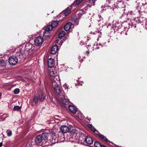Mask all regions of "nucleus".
I'll return each instance as SVG.
<instances>
[{"instance_id": "1", "label": "nucleus", "mask_w": 147, "mask_h": 147, "mask_svg": "<svg viewBox=\"0 0 147 147\" xmlns=\"http://www.w3.org/2000/svg\"><path fill=\"white\" fill-rule=\"evenodd\" d=\"M48 134L47 132L42 133L37 136L35 139V143L36 145H40L42 143L48 139Z\"/></svg>"}, {"instance_id": "2", "label": "nucleus", "mask_w": 147, "mask_h": 147, "mask_svg": "<svg viewBox=\"0 0 147 147\" xmlns=\"http://www.w3.org/2000/svg\"><path fill=\"white\" fill-rule=\"evenodd\" d=\"M53 87L55 92L57 93L58 96L57 98L59 99V97L64 94L61 86L59 85L57 83L54 82Z\"/></svg>"}, {"instance_id": "3", "label": "nucleus", "mask_w": 147, "mask_h": 147, "mask_svg": "<svg viewBox=\"0 0 147 147\" xmlns=\"http://www.w3.org/2000/svg\"><path fill=\"white\" fill-rule=\"evenodd\" d=\"M146 22H147V21L146 20V18L142 16H140L139 18H138L136 20H132L131 21V24H128L130 26L131 28H135L136 27V22H138V23H143V24L144 25Z\"/></svg>"}, {"instance_id": "4", "label": "nucleus", "mask_w": 147, "mask_h": 147, "mask_svg": "<svg viewBox=\"0 0 147 147\" xmlns=\"http://www.w3.org/2000/svg\"><path fill=\"white\" fill-rule=\"evenodd\" d=\"M87 9V7H86L84 8H82L81 9L80 11V12L78 13L77 14L75 17L73 18H72V20L73 22L75 23V24L77 25L79 23L78 21L83 14L85 13L86 11V10Z\"/></svg>"}, {"instance_id": "5", "label": "nucleus", "mask_w": 147, "mask_h": 147, "mask_svg": "<svg viewBox=\"0 0 147 147\" xmlns=\"http://www.w3.org/2000/svg\"><path fill=\"white\" fill-rule=\"evenodd\" d=\"M82 137L84 138V141L86 143V145H89L92 144L93 143V140L92 139L90 136H86L85 134H82L80 137L79 139L82 140Z\"/></svg>"}, {"instance_id": "6", "label": "nucleus", "mask_w": 147, "mask_h": 147, "mask_svg": "<svg viewBox=\"0 0 147 147\" xmlns=\"http://www.w3.org/2000/svg\"><path fill=\"white\" fill-rule=\"evenodd\" d=\"M54 65H47V69L49 75L51 76H55V75L56 71Z\"/></svg>"}, {"instance_id": "7", "label": "nucleus", "mask_w": 147, "mask_h": 147, "mask_svg": "<svg viewBox=\"0 0 147 147\" xmlns=\"http://www.w3.org/2000/svg\"><path fill=\"white\" fill-rule=\"evenodd\" d=\"M53 28L51 26L50 23L49 25L46 26L45 27V30L43 32V36L46 38L49 37L50 36L49 31L51 30Z\"/></svg>"}, {"instance_id": "8", "label": "nucleus", "mask_w": 147, "mask_h": 147, "mask_svg": "<svg viewBox=\"0 0 147 147\" xmlns=\"http://www.w3.org/2000/svg\"><path fill=\"white\" fill-rule=\"evenodd\" d=\"M60 101L62 102L63 104V106L64 107H66L69 105V101L68 99H66L65 97V94L59 97V99Z\"/></svg>"}, {"instance_id": "9", "label": "nucleus", "mask_w": 147, "mask_h": 147, "mask_svg": "<svg viewBox=\"0 0 147 147\" xmlns=\"http://www.w3.org/2000/svg\"><path fill=\"white\" fill-rule=\"evenodd\" d=\"M80 130L78 128H75L73 129L70 131V134L71 135H72L73 137H79L80 136Z\"/></svg>"}, {"instance_id": "10", "label": "nucleus", "mask_w": 147, "mask_h": 147, "mask_svg": "<svg viewBox=\"0 0 147 147\" xmlns=\"http://www.w3.org/2000/svg\"><path fill=\"white\" fill-rule=\"evenodd\" d=\"M43 42V38L41 36H38L34 40V44L36 46H41Z\"/></svg>"}, {"instance_id": "11", "label": "nucleus", "mask_w": 147, "mask_h": 147, "mask_svg": "<svg viewBox=\"0 0 147 147\" xmlns=\"http://www.w3.org/2000/svg\"><path fill=\"white\" fill-rule=\"evenodd\" d=\"M26 53L25 51H22V50L19 49L18 51V52H16V55L17 57H19L21 59L23 58H25L26 55Z\"/></svg>"}, {"instance_id": "12", "label": "nucleus", "mask_w": 147, "mask_h": 147, "mask_svg": "<svg viewBox=\"0 0 147 147\" xmlns=\"http://www.w3.org/2000/svg\"><path fill=\"white\" fill-rule=\"evenodd\" d=\"M64 135L62 134V136L60 137L58 136V138L54 137L52 139L51 141L52 143H55L58 142H63L64 141Z\"/></svg>"}, {"instance_id": "13", "label": "nucleus", "mask_w": 147, "mask_h": 147, "mask_svg": "<svg viewBox=\"0 0 147 147\" xmlns=\"http://www.w3.org/2000/svg\"><path fill=\"white\" fill-rule=\"evenodd\" d=\"M18 62V59L17 57L13 56L9 58L8 59V62L9 64H16Z\"/></svg>"}, {"instance_id": "14", "label": "nucleus", "mask_w": 147, "mask_h": 147, "mask_svg": "<svg viewBox=\"0 0 147 147\" xmlns=\"http://www.w3.org/2000/svg\"><path fill=\"white\" fill-rule=\"evenodd\" d=\"M34 46L30 43H26L25 47L27 51H29L30 52L32 51H34Z\"/></svg>"}, {"instance_id": "15", "label": "nucleus", "mask_w": 147, "mask_h": 147, "mask_svg": "<svg viewBox=\"0 0 147 147\" xmlns=\"http://www.w3.org/2000/svg\"><path fill=\"white\" fill-rule=\"evenodd\" d=\"M113 0H107L109 3V5H108V7L109 8L112 9L113 10H114V8H117V6H115V4L114 3L115 2Z\"/></svg>"}, {"instance_id": "16", "label": "nucleus", "mask_w": 147, "mask_h": 147, "mask_svg": "<svg viewBox=\"0 0 147 147\" xmlns=\"http://www.w3.org/2000/svg\"><path fill=\"white\" fill-rule=\"evenodd\" d=\"M60 130L62 133H65L69 131V129L66 126L63 125L61 126Z\"/></svg>"}, {"instance_id": "17", "label": "nucleus", "mask_w": 147, "mask_h": 147, "mask_svg": "<svg viewBox=\"0 0 147 147\" xmlns=\"http://www.w3.org/2000/svg\"><path fill=\"white\" fill-rule=\"evenodd\" d=\"M70 111L73 113H76L77 111V109L76 106L73 105L68 106Z\"/></svg>"}, {"instance_id": "18", "label": "nucleus", "mask_w": 147, "mask_h": 147, "mask_svg": "<svg viewBox=\"0 0 147 147\" xmlns=\"http://www.w3.org/2000/svg\"><path fill=\"white\" fill-rule=\"evenodd\" d=\"M58 47L57 45H55L53 46L51 49V53L54 54L56 53L58 50Z\"/></svg>"}, {"instance_id": "19", "label": "nucleus", "mask_w": 147, "mask_h": 147, "mask_svg": "<svg viewBox=\"0 0 147 147\" xmlns=\"http://www.w3.org/2000/svg\"><path fill=\"white\" fill-rule=\"evenodd\" d=\"M121 24L119 22H116L113 24V27L114 28V30H118V29L120 28Z\"/></svg>"}, {"instance_id": "20", "label": "nucleus", "mask_w": 147, "mask_h": 147, "mask_svg": "<svg viewBox=\"0 0 147 147\" xmlns=\"http://www.w3.org/2000/svg\"><path fill=\"white\" fill-rule=\"evenodd\" d=\"M117 5H115V6H117V7H122L123 8L125 6V5L124 4V2L122 1L121 0H118L117 2Z\"/></svg>"}, {"instance_id": "21", "label": "nucleus", "mask_w": 147, "mask_h": 147, "mask_svg": "<svg viewBox=\"0 0 147 147\" xmlns=\"http://www.w3.org/2000/svg\"><path fill=\"white\" fill-rule=\"evenodd\" d=\"M71 23L69 22L67 23L64 27V29L66 31H67L69 30L71 27Z\"/></svg>"}, {"instance_id": "22", "label": "nucleus", "mask_w": 147, "mask_h": 147, "mask_svg": "<svg viewBox=\"0 0 147 147\" xmlns=\"http://www.w3.org/2000/svg\"><path fill=\"white\" fill-rule=\"evenodd\" d=\"M59 22V21H58L55 20L52 21L51 23H50L52 28H53L57 25Z\"/></svg>"}, {"instance_id": "23", "label": "nucleus", "mask_w": 147, "mask_h": 147, "mask_svg": "<svg viewBox=\"0 0 147 147\" xmlns=\"http://www.w3.org/2000/svg\"><path fill=\"white\" fill-rule=\"evenodd\" d=\"M70 8H68L63 11V13L65 16L68 15L71 12Z\"/></svg>"}, {"instance_id": "24", "label": "nucleus", "mask_w": 147, "mask_h": 147, "mask_svg": "<svg viewBox=\"0 0 147 147\" xmlns=\"http://www.w3.org/2000/svg\"><path fill=\"white\" fill-rule=\"evenodd\" d=\"M65 34V32L64 31H61L59 34L58 37L59 39H61L64 36Z\"/></svg>"}, {"instance_id": "25", "label": "nucleus", "mask_w": 147, "mask_h": 147, "mask_svg": "<svg viewBox=\"0 0 147 147\" xmlns=\"http://www.w3.org/2000/svg\"><path fill=\"white\" fill-rule=\"evenodd\" d=\"M56 130H51L50 131V133L51 136H52V139L54 137L55 138L56 137Z\"/></svg>"}, {"instance_id": "26", "label": "nucleus", "mask_w": 147, "mask_h": 147, "mask_svg": "<svg viewBox=\"0 0 147 147\" xmlns=\"http://www.w3.org/2000/svg\"><path fill=\"white\" fill-rule=\"evenodd\" d=\"M54 61L53 59L51 58L49 59L48 60V64H53Z\"/></svg>"}, {"instance_id": "27", "label": "nucleus", "mask_w": 147, "mask_h": 147, "mask_svg": "<svg viewBox=\"0 0 147 147\" xmlns=\"http://www.w3.org/2000/svg\"><path fill=\"white\" fill-rule=\"evenodd\" d=\"M94 145L95 147H102L103 146V145L97 142H95Z\"/></svg>"}, {"instance_id": "28", "label": "nucleus", "mask_w": 147, "mask_h": 147, "mask_svg": "<svg viewBox=\"0 0 147 147\" xmlns=\"http://www.w3.org/2000/svg\"><path fill=\"white\" fill-rule=\"evenodd\" d=\"M105 39H103L102 40V41L101 42V43H99L98 45V46H100L101 47H103L104 45V44L106 43V42H105Z\"/></svg>"}, {"instance_id": "29", "label": "nucleus", "mask_w": 147, "mask_h": 147, "mask_svg": "<svg viewBox=\"0 0 147 147\" xmlns=\"http://www.w3.org/2000/svg\"><path fill=\"white\" fill-rule=\"evenodd\" d=\"M102 17L101 15H100L99 14H98L97 16L96 17V20L98 22L102 21Z\"/></svg>"}, {"instance_id": "30", "label": "nucleus", "mask_w": 147, "mask_h": 147, "mask_svg": "<svg viewBox=\"0 0 147 147\" xmlns=\"http://www.w3.org/2000/svg\"><path fill=\"white\" fill-rule=\"evenodd\" d=\"M21 109V107H20L18 106H16L13 107V109L14 111L18 110L20 111Z\"/></svg>"}, {"instance_id": "31", "label": "nucleus", "mask_w": 147, "mask_h": 147, "mask_svg": "<svg viewBox=\"0 0 147 147\" xmlns=\"http://www.w3.org/2000/svg\"><path fill=\"white\" fill-rule=\"evenodd\" d=\"M83 0H76L74 2V4L76 5H78Z\"/></svg>"}, {"instance_id": "32", "label": "nucleus", "mask_w": 147, "mask_h": 147, "mask_svg": "<svg viewBox=\"0 0 147 147\" xmlns=\"http://www.w3.org/2000/svg\"><path fill=\"white\" fill-rule=\"evenodd\" d=\"M6 133L7 136H10L12 135V131L10 129L7 130Z\"/></svg>"}, {"instance_id": "33", "label": "nucleus", "mask_w": 147, "mask_h": 147, "mask_svg": "<svg viewBox=\"0 0 147 147\" xmlns=\"http://www.w3.org/2000/svg\"><path fill=\"white\" fill-rule=\"evenodd\" d=\"M45 97L42 94L39 97V99L40 102H42L44 100Z\"/></svg>"}, {"instance_id": "34", "label": "nucleus", "mask_w": 147, "mask_h": 147, "mask_svg": "<svg viewBox=\"0 0 147 147\" xmlns=\"http://www.w3.org/2000/svg\"><path fill=\"white\" fill-rule=\"evenodd\" d=\"M96 0H89L88 3L91 4V5H94Z\"/></svg>"}, {"instance_id": "35", "label": "nucleus", "mask_w": 147, "mask_h": 147, "mask_svg": "<svg viewBox=\"0 0 147 147\" xmlns=\"http://www.w3.org/2000/svg\"><path fill=\"white\" fill-rule=\"evenodd\" d=\"M38 100V97L36 96H35L34 98L33 102L34 103H36L37 102Z\"/></svg>"}, {"instance_id": "36", "label": "nucleus", "mask_w": 147, "mask_h": 147, "mask_svg": "<svg viewBox=\"0 0 147 147\" xmlns=\"http://www.w3.org/2000/svg\"><path fill=\"white\" fill-rule=\"evenodd\" d=\"M88 127L91 129L93 131L95 130L96 129L91 125L89 124L88 125Z\"/></svg>"}, {"instance_id": "37", "label": "nucleus", "mask_w": 147, "mask_h": 147, "mask_svg": "<svg viewBox=\"0 0 147 147\" xmlns=\"http://www.w3.org/2000/svg\"><path fill=\"white\" fill-rule=\"evenodd\" d=\"M20 92V90L18 88H16L14 90V93L15 94H18Z\"/></svg>"}, {"instance_id": "38", "label": "nucleus", "mask_w": 147, "mask_h": 147, "mask_svg": "<svg viewBox=\"0 0 147 147\" xmlns=\"http://www.w3.org/2000/svg\"><path fill=\"white\" fill-rule=\"evenodd\" d=\"M98 45L97 43H95L94 46L93 47V50H94V49H98L100 48V47L98 46L97 47H96Z\"/></svg>"}, {"instance_id": "39", "label": "nucleus", "mask_w": 147, "mask_h": 147, "mask_svg": "<svg viewBox=\"0 0 147 147\" xmlns=\"http://www.w3.org/2000/svg\"><path fill=\"white\" fill-rule=\"evenodd\" d=\"M94 132L95 134H96L99 137V134H101L100 133H99L98 131L96 129L95 130L93 131Z\"/></svg>"}, {"instance_id": "40", "label": "nucleus", "mask_w": 147, "mask_h": 147, "mask_svg": "<svg viewBox=\"0 0 147 147\" xmlns=\"http://www.w3.org/2000/svg\"><path fill=\"white\" fill-rule=\"evenodd\" d=\"M129 13L131 15H134L135 14V11H131Z\"/></svg>"}, {"instance_id": "41", "label": "nucleus", "mask_w": 147, "mask_h": 147, "mask_svg": "<svg viewBox=\"0 0 147 147\" xmlns=\"http://www.w3.org/2000/svg\"><path fill=\"white\" fill-rule=\"evenodd\" d=\"M144 24L145 25V26H144L145 28L147 30V22H146Z\"/></svg>"}, {"instance_id": "42", "label": "nucleus", "mask_w": 147, "mask_h": 147, "mask_svg": "<svg viewBox=\"0 0 147 147\" xmlns=\"http://www.w3.org/2000/svg\"><path fill=\"white\" fill-rule=\"evenodd\" d=\"M52 86H53V83H54V82L57 83L54 79H52Z\"/></svg>"}, {"instance_id": "43", "label": "nucleus", "mask_w": 147, "mask_h": 147, "mask_svg": "<svg viewBox=\"0 0 147 147\" xmlns=\"http://www.w3.org/2000/svg\"><path fill=\"white\" fill-rule=\"evenodd\" d=\"M30 146V144H27L25 146V147H31L30 146Z\"/></svg>"}, {"instance_id": "44", "label": "nucleus", "mask_w": 147, "mask_h": 147, "mask_svg": "<svg viewBox=\"0 0 147 147\" xmlns=\"http://www.w3.org/2000/svg\"><path fill=\"white\" fill-rule=\"evenodd\" d=\"M4 60H2L1 61V63L2 64H3V63H4Z\"/></svg>"}, {"instance_id": "45", "label": "nucleus", "mask_w": 147, "mask_h": 147, "mask_svg": "<svg viewBox=\"0 0 147 147\" xmlns=\"http://www.w3.org/2000/svg\"><path fill=\"white\" fill-rule=\"evenodd\" d=\"M59 41V40L58 39L56 41V43H58V41Z\"/></svg>"}, {"instance_id": "46", "label": "nucleus", "mask_w": 147, "mask_h": 147, "mask_svg": "<svg viewBox=\"0 0 147 147\" xmlns=\"http://www.w3.org/2000/svg\"><path fill=\"white\" fill-rule=\"evenodd\" d=\"M90 45H88V47H87L88 50H89V49L90 48Z\"/></svg>"}, {"instance_id": "47", "label": "nucleus", "mask_w": 147, "mask_h": 147, "mask_svg": "<svg viewBox=\"0 0 147 147\" xmlns=\"http://www.w3.org/2000/svg\"><path fill=\"white\" fill-rule=\"evenodd\" d=\"M2 146V143L1 142L0 143V147H1Z\"/></svg>"}, {"instance_id": "48", "label": "nucleus", "mask_w": 147, "mask_h": 147, "mask_svg": "<svg viewBox=\"0 0 147 147\" xmlns=\"http://www.w3.org/2000/svg\"><path fill=\"white\" fill-rule=\"evenodd\" d=\"M83 43H83L82 41H81L80 43V44L82 45L84 44Z\"/></svg>"}, {"instance_id": "49", "label": "nucleus", "mask_w": 147, "mask_h": 147, "mask_svg": "<svg viewBox=\"0 0 147 147\" xmlns=\"http://www.w3.org/2000/svg\"><path fill=\"white\" fill-rule=\"evenodd\" d=\"M35 55V54L34 55V54H33L31 55V56H32V57H33V56H34V55Z\"/></svg>"}, {"instance_id": "50", "label": "nucleus", "mask_w": 147, "mask_h": 147, "mask_svg": "<svg viewBox=\"0 0 147 147\" xmlns=\"http://www.w3.org/2000/svg\"><path fill=\"white\" fill-rule=\"evenodd\" d=\"M1 93L0 92V96H1Z\"/></svg>"}, {"instance_id": "51", "label": "nucleus", "mask_w": 147, "mask_h": 147, "mask_svg": "<svg viewBox=\"0 0 147 147\" xmlns=\"http://www.w3.org/2000/svg\"><path fill=\"white\" fill-rule=\"evenodd\" d=\"M90 25H89V27H90L91 25V24L90 23Z\"/></svg>"}, {"instance_id": "52", "label": "nucleus", "mask_w": 147, "mask_h": 147, "mask_svg": "<svg viewBox=\"0 0 147 147\" xmlns=\"http://www.w3.org/2000/svg\"><path fill=\"white\" fill-rule=\"evenodd\" d=\"M49 34H47H47H46V35H49Z\"/></svg>"}, {"instance_id": "53", "label": "nucleus", "mask_w": 147, "mask_h": 147, "mask_svg": "<svg viewBox=\"0 0 147 147\" xmlns=\"http://www.w3.org/2000/svg\"><path fill=\"white\" fill-rule=\"evenodd\" d=\"M130 28V26H129V28Z\"/></svg>"}]
</instances>
